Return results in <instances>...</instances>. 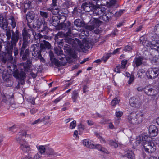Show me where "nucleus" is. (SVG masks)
Instances as JSON below:
<instances>
[{"label": "nucleus", "mask_w": 159, "mask_h": 159, "mask_svg": "<svg viewBox=\"0 0 159 159\" xmlns=\"http://www.w3.org/2000/svg\"><path fill=\"white\" fill-rule=\"evenodd\" d=\"M7 71L9 74H13V76L16 79L23 80L25 79L26 74L24 72L20 71V72L18 70L15 65H11L7 67Z\"/></svg>", "instance_id": "nucleus-7"}, {"label": "nucleus", "mask_w": 159, "mask_h": 159, "mask_svg": "<svg viewBox=\"0 0 159 159\" xmlns=\"http://www.w3.org/2000/svg\"><path fill=\"white\" fill-rule=\"evenodd\" d=\"M46 153L47 154L49 155H55L56 156H57L55 152L54 151L53 149L51 148H48L46 149Z\"/></svg>", "instance_id": "nucleus-37"}, {"label": "nucleus", "mask_w": 159, "mask_h": 159, "mask_svg": "<svg viewBox=\"0 0 159 159\" xmlns=\"http://www.w3.org/2000/svg\"><path fill=\"white\" fill-rule=\"evenodd\" d=\"M38 111V109L35 108H32L30 109V113L32 114L33 115L36 113Z\"/></svg>", "instance_id": "nucleus-59"}, {"label": "nucleus", "mask_w": 159, "mask_h": 159, "mask_svg": "<svg viewBox=\"0 0 159 159\" xmlns=\"http://www.w3.org/2000/svg\"><path fill=\"white\" fill-rule=\"evenodd\" d=\"M24 50H21L20 54L22 56V58L23 60H26L29 57V52L28 49H26L25 51Z\"/></svg>", "instance_id": "nucleus-26"}, {"label": "nucleus", "mask_w": 159, "mask_h": 159, "mask_svg": "<svg viewBox=\"0 0 159 159\" xmlns=\"http://www.w3.org/2000/svg\"><path fill=\"white\" fill-rule=\"evenodd\" d=\"M74 24L75 25L78 27L83 26L84 25V23L82 20L79 19H77L75 20Z\"/></svg>", "instance_id": "nucleus-36"}, {"label": "nucleus", "mask_w": 159, "mask_h": 159, "mask_svg": "<svg viewBox=\"0 0 159 159\" xmlns=\"http://www.w3.org/2000/svg\"><path fill=\"white\" fill-rule=\"evenodd\" d=\"M29 43L25 42L23 41V45L22 47L21 48V50H25V48L27 47L28 46V44Z\"/></svg>", "instance_id": "nucleus-56"}, {"label": "nucleus", "mask_w": 159, "mask_h": 159, "mask_svg": "<svg viewBox=\"0 0 159 159\" xmlns=\"http://www.w3.org/2000/svg\"><path fill=\"white\" fill-rule=\"evenodd\" d=\"M149 133L150 136L151 137H155L158 134V129L157 127L154 125H151L149 128Z\"/></svg>", "instance_id": "nucleus-18"}, {"label": "nucleus", "mask_w": 159, "mask_h": 159, "mask_svg": "<svg viewBox=\"0 0 159 159\" xmlns=\"http://www.w3.org/2000/svg\"><path fill=\"white\" fill-rule=\"evenodd\" d=\"M32 52V57L34 58L35 60H37L38 59H40L41 61L43 62H45V60L42 57L41 54V52L38 51H31Z\"/></svg>", "instance_id": "nucleus-19"}, {"label": "nucleus", "mask_w": 159, "mask_h": 159, "mask_svg": "<svg viewBox=\"0 0 159 159\" xmlns=\"http://www.w3.org/2000/svg\"><path fill=\"white\" fill-rule=\"evenodd\" d=\"M94 148H96L98 150L102 152L106 153H108V152L105 148L102 147L101 145L100 144L95 145Z\"/></svg>", "instance_id": "nucleus-34"}, {"label": "nucleus", "mask_w": 159, "mask_h": 159, "mask_svg": "<svg viewBox=\"0 0 159 159\" xmlns=\"http://www.w3.org/2000/svg\"><path fill=\"white\" fill-rule=\"evenodd\" d=\"M143 58L141 57L136 56L134 59L133 62V66L134 68L142 66L143 63Z\"/></svg>", "instance_id": "nucleus-16"}, {"label": "nucleus", "mask_w": 159, "mask_h": 159, "mask_svg": "<svg viewBox=\"0 0 159 159\" xmlns=\"http://www.w3.org/2000/svg\"><path fill=\"white\" fill-rule=\"evenodd\" d=\"M89 25H86L85 27L86 29L91 31L95 28H97L99 26L102 22L98 18H93V20L90 21Z\"/></svg>", "instance_id": "nucleus-10"}, {"label": "nucleus", "mask_w": 159, "mask_h": 159, "mask_svg": "<svg viewBox=\"0 0 159 159\" xmlns=\"http://www.w3.org/2000/svg\"><path fill=\"white\" fill-rule=\"evenodd\" d=\"M8 25V22L2 15L0 14V27L3 30H6L7 29Z\"/></svg>", "instance_id": "nucleus-20"}, {"label": "nucleus", "mask_w": 159, "mask_h": 159, "mask_svg": "<svg viewBox=\"0 0 159 159\" xmlns=\"http://www.w3.org/2000/svg\"><path fill=\"white\" fill-rule=\"evenodd\" d=\"M141 138L140 136H138L136 138L135 143L136 145L138 146L140 144L141 142H142V140H141Z\"/></svg>", "instance_id": "nucleus-43"}, {"label": "nucleus", "mask_w": 159, "mask_h": 159, "mask_svg": "<svg viewBox=\"0 0 159 159\" xmlns=\"http://www.w3.org/2000/svg\"><path fill=\"white\" fill-rule=\"evenodd\" d=\"M37 25L41 32H43L47 29V23L44 20L41 21H38Z\"/></svg>", "instance_id": "nucleus-17"}, {"label": "nucleus", "mask_w": 159, "mask_h": 159, "mask_svg": "<svg viewBox=\"0 0 159 159\" xmlns=\"http://www.w3.org/2000/svg\"><path fill=\"white\" fill-rule=\"evenodd\" d=\"M76 122L75 120H74L70 123V128L71 129H73L76 127Z\"/></svg>", "instance_id": "nucleus-45"}, {"label": "nucleus", "mask_w": 159, "mask_h": 159, "mask_svg": "<svg viewBox=\"0 0 159 159\" xmlns=\"http://www.w3.org/2000/svg\"><path fill=\"white\" fill-rule=\"evenodd\" d=\"M23 41L27 42L28 43H30L31 41V37L29 36L27 34H25V33L23 32Z\"/></svg>", "instance_id": "nucleus-35"}, {"label": "nucleus", "mask_w": 159, "mask_h": 159, "mask_svg": "<svg viewBox=\"0 0 159 159\" xmlns=\"http://www.w3.org/2000/svg\"><path fill=\"white\" fill-rule=\"evenodd\" d=\"M1 98L2 101L6 103L7 105H10L14 108H16L17 106L15 104L14 99L12 98H9L7 95L1 94Z\"/></svg>", "instance_id": "nucleus-11"}, {"label": "nucleus", "mask_w": 159, "mask_h": 159, "mask_svg": "<svg viewBox=\"0 0 159 159\" xmlns=\"http://www.w3.org/2000/svg\"><path fill=\"white\" fill-rule=\"evenodd\" d=\"M8 24L11 26L12 29L15 28L16 26V21L14 16L12 15L10 16L8 19Z\"/></svg>", "instance_id": "nucleus-25"}, {"label": "nucleus", "mask_w": 159, "mask_h": 159, "mask_svg": "<svg viewBox=\"0 0 159 159\" xmlns=\"http://www.w3.org/2000/svg\"><path fill=\"white\" fill-rule=\"evenodd\" d=\"M65 35V33L62 32H59L55 35V39L57 42L58 47L60 48H54V51L55 53L58 56L57 59L61 60L63 61L66 59L65 55L63 54V51L61 50V46L64 44L63 41V39H59V38H62Z\"/></svg>", "instance_id": "nucleus-2"}, {"label": "nucleus", "mask_w": 159, "mask_h": 159, "mask_svg": "<svg viewBox=\"0 0 159 159\" xmlns=\"http://www.w3.org/2000/svg\"><path fill=\"white\" fill-rule=\"evenodd\" d=\"M146 75L149 79H154L159 75V69L157 68H151L147 71Z\"/></svg>", "instance_id": "nucleus-13"}, {"label": "nucleus", "mask_w": 159, "mask_h": 159, "mask_svg": "<svg viewBox=\"0 0 159 159\" xmlns=\"http://www.w3.org/2000/svg\"><path fill=\"white\" fill-rule=\"evenodd\" d=\"M49 56L51 61L53 63H54L56 66H59L60 65V63L59 61L57 59L54 57V55L52 52H50L49 53Z\"/></svg>", "instance_id": "nucleus-27"}, {"label": "nucleus", "mask_w": 159, "mask_h": 159, "mask_svg": "<svg viewBox=\"0 0 159 159\" xmlns=\"http://www.w3.org/2000/svg\"><path fill=\"white\" fill-rule=\"evenodd\" d=\"M65 5L67 7H70L73 5L74 3L70 0H66Z\"/></svg>", "instance_id": "nucleus-41"}, {"label": "nucleus", "mask_w": 159, "mask_h": 159, "mask_svg": "<svg viewBox=\"0 0 159 159\" xmlns=\"http://www.w3.org/2000/svg\"><path fill=\"white\" fill-rule=\"evenodd\" d=\"M96 136H97L98 138L100 139V141L101 142L103 143H105L106 141L101 136L99 135V134L98 133H96L95 134Z\"/></svg>", "instance_id": "nucleus-54"}, {"label": "nucleus", "mask_w": 159, "mask_h": 159, "mask_svg": "<svg viewBox=\"0 0 159 159\" xmlns=\"http://www.w3.org/2000/svg\"><path fill=\"white\" fill-rule=\"evenodd\" d=\"M83 145L87 147L90 148H93L95 147L94 142L89 139H85L83 141Z\"/></svg>", "instance_id": "nucleus-22"}, {"label": "nucleus", "mask_w": 159, "mask_h": 159, "mask_svg": "<svg viewBox=\"0 0 159 159\" xmlns=\"http://www.w3.org/2000/svg\"><path fill=\"white\" fill-rule=\"evenodd\" d=\"M106 8L98 7L94 9L93 11L94 16H101L106 10Z\"/></svg>", "instance_id": "nucleus-23"}, {"label": "nucleus", "mask_w": 159, "mask_h": 159, "mask_svg": "<svg viewBox=\"0 0 159 159\" xmlns=\"http://www.w3.org/2000/svg\"><path fill=\"white\" fill-rule=\"evenodd\" d=\"M5 30L6 31V35L7 36V39L9 40L11 37V41H7L5 47V50L7 53L10 56L12 53L13 47L16 45L19 38L21 36V35L20 34L18 30H16L15 32L12 30V35L11 37L10 30L7 29Z\"/></svg>", "instance_id": "nucleus-1"}, {"label": "nucleus", "mask_w": 159, "mask_h": 159, "mask_svg": "<svg viewBox=\"0 0 159 159\" xmlns=\"http://www.w3.org/2000/svg\"><path fill=\"white\" fill-rule=\"evenodd\" d=\"M79 97V96L78 92L76 90L73 91L71 96V98L73 102H76L77 99Z\"/></svg>", "instance_id": "nucleus-31"}, {"label": "nucleus", "mask_w": 159, "mask_h": 159, "mask_svg": "<svg viewBox=\"0 0 159 159\" xmlns=\"http://www.w3.org/2000/svg\"><path fill=\"white\" fill-rule=\"evenodd\" d=\"M154 31L155 32V34L159 36V24H157L155 26Z\"/></svg>", "instance_id": "nucleus-47"}, {"label": "nucleus", "mask_w": 159, "mask_h": 159, "mask_svg": "<svg viewBox=\"0 0 159 159\" xmlns=\"http://www.w3.org/2000/svg\"><path fill=\"white\" fill-rule=\"evenodd\" d=\"M59 17L56 16H53L52 17L53 22H56L57 23L59 22Z\"/></svg>", "instance_id": "nucleus-52"}, {"label": "nucleus", "mask_w": 159, "mask_h": 159, "mask_svg": "<svg viewBox=\"0 0 159 159\" xmlns=\"http://www.w3.org/2000/svg\"><path fill=\"white\" fill-rule=\"evenodd\" d=\"M51 45L49 42L43 40L39 44V43L37 44H32L30 47V51H38L40 52H46L47 50L50 49Z\"/></svg>", "instance_id": "nucleus-5"}, {"label": "nucleus", "mask_w": 159, "mask_h": 159, "mask_svg": "<svg viewBox=\"0 0 159 159\" xmlns=\"http://www.w3.org/2000/svg\"><path fill=\"white\" fill-rule=\"evenodd\" d=\"M26 133L25 130H21L16 137L17 141L20 144L21 149L24 152H27L30 150V146L24 139V138L26 137Z\"/></svg>", "instance_id": "nucleus-4"}, {"label": "nucleus", "mask_w": 159, "mask_h": 159, "mask_svg": "<svg viewBox=\"0 0 159 159\" xmlns=\"http://www.w3.org/2000/svg\"><path fill=\"white\" fill-rule=\"evenodd\" d=\"M120 101V99L118 98H116L113 99L111 101V104L113 106H115L118 104Z\"/></svg>", "instance_id": "nucleus-38"}, {"label": "nucleus", "mask_w": 159, "mask_h": 159, "mask_svg": "<svg viewBox=\"0 0 159 159\" xmlns=\"http://www.w3.org/2000/svg\"><path fill=\"white\" fill-rule=\"evenodd\" d=\"M110 144L111 146L114 147V148H116L118 147L117 143L116 142L113 140L110 141Z\"/></svg>", "instance_id": "nucleus-48"}, {"label": "nucleus", "mask_w": 159, "mask_h": 159, "mask_svg": "<svg viewBox=\"0 0 159 159\" xmlns=\"http://www.w3.org/2000/svg\"><path fill=\"white\" fill-rule=\"evenodd\" d=\"M120 67L121 66H116V68H115L114 70L115 71L118 73H120V69H121Z\"/></svg>", "instance_id": "nucleus-63"}, {"label": "nucleus", "mask_w": 159, "mask_h": 159, "mask_svg": "<svg viewBox=\"0 0 159 159\" xmlns=\"http://www.w3.org/2000/svg\"><path fill=\"white\" fill-rule=\"evenodd\" d=\"M127 61V60H123L121 61V65L120 68L122 69H124L125 67Z\"/></svg>", "instance_id": "nucleus-50"}, {"label": "nucleus", "mask_w": 159, "mask_h": 159, "mask_svg": "<svg viewBox=\"0 0 159 159\" xmlns=\"http://www.w3.org/2000/svg\"><path fill=\"white\" fill-rule=\"evenodd\" d=\"M32 61L30 60H28L24 65L25 70L28 71L31 67Z\"/></svg>", "instance_id": "nucleus-32"}, {"label": "nucleus", "mask_w": 159, "mask_h": 159, "mask_svg": "<svg viewBox=\"0 0 159 159\" xmlns=\"http://www.w3.org/2000/svg\"><path fill=\"white\" fill-rule=\"evenodd\" d=\"M59 18V22L61 24L65 23L64 22L66 19V17L64 16H61Z\"/></svg>", "instance_id": "nucleus-46"}, {"label": "nucleus", "mask_w": 159, "mask_h": 159, "mask_svg": "<svg viewBox=\"0 0 159 159\" xmlns=\"http://www.w3.org/2000/svg\"><path fill=\"white\" fill-rule=\"evenodd\" d=\"M123 114L122 112L119 111L117 110H116V116L117 117H120Z\"/></svg>", "instance_id": "nucleus-57"}, {"label": "nucleus", "mask_w": 159, "mask_h": 159, "mask_svg": "<svg viewBox=\"0 0 159 159\" xmlns=\"http://www.w3.org/2000/svg\"><path fill=\"white\" fill-rule=\"evenodd\" d=\"M28 101L31 104L33 105H34L35 104V98H34L30 97L28 98Z\"/></svg>", "instance_id": "nucleus-55"}, {"label": "nucleus", "mask_w": 159, "mask_h": 159, "mask_svg": "<svg viewBox=\"0 0 159 159\" xmlns=\"http://www.w3.org/2000/svg\"><path fill=\"white\" fill-rule=\"evenodd\" d=\"M81 7L83 10L88 12L91 11L92 8L90 5L86 2L83 3Z\"/></svg>", "instance_id": "nucleus-28"}, {"label": "nucleus", "mask_w": 159, "mask_h": 159, "mask_svg": "<svg viewBox=\"0 0 159 159\" xmlns=\"http://www.w3.org/2000/svg\"><path fill=\"white\" fill-rule=\"evenodd\" d=\"M124 10H120L119 11L116 12L114 14V16L116 17H119L123 13Z\"/></svg>", "instance_id": "nucleus-42"}, {"label": "nucleus", "mask_w": 159, "mask_h": 159, "mask_svg": "<svg viewBox=\"0 0 159 159\" xmlns=\"http://www.w3.org/2000/svg\"><path fill=\"white\" fill-rule=\"evenodd\" d=\"M57 5V0H52V3L51 4L52 7H55Z\"/></svg>", "instance_id": "nucleus-64"}, {"label": "nucleus", "mask_w": 159, "mask_h": 159, "mask_svg": "<svg viewBox=\"0 0 159 159\" xmlns=\"http://www.w3.org/2000/svg\"><path fill=\"white\" fill-rule=\"evenodd\" d=\"M129 102L130 105L136 108H139L141 105V101L137 97H133L129 100Z\"/></svg>", "instance_id": "nucleus-15"}, {"label": "nucleus", "mask_w": 159, "mask_h": 159, "mask_svg": "<svg viewBox=\"0 0 159 159\" xmlns=\"http://www.w3.org/2000/svg\"><path fill=\"white\" fill-rule=\"evenodd\" d=\"M73 25H72L71 23L69 21L63 23L60 25V27L61 29L64 30H68L67 32L66 33V36H68L71 34V29H73Z\"/></svg>", "instance_id": "nucleus-14"}, {"label": "nucleus", "mask_w": 159, "mask_h": 159, "mask_svg": "<svg viewBox=\"0 0 159 159\" xmlns=\"http://www.w3.org/2000/svg\"><path fill=\"white\" fill-rule=\"evenodd\" d=\"M59 12V10L58 8L53 9L52 10V12L54 15H56Z\"/></svg>", "instance_id": "nucleus-58"}, {"label": "nucleus", "mask_w": 159, "mask_h": 159, "mask_svg": "<svg viewBox=\"0 0 159 159\" xmlns=\"http://www.w3.org/2000/svg\"><path fill=\"white\" fill-rule=\"evenodd\" d=\"M145 71L143 69H139L138 71L137 75L139 78H141L142 76L145 74Z\"/></svg>", "instance_id": "nucleus-39"}, {"label": "nucleus", "mask_w": 159, "mask_h": 159, "mask_svg": "<svg viewBox=\"0 0 159 159\" xmlns=\"http://www.w3.org/2000/svg\"><path fill=\"white\" fill-rule=\"evenodd\" d=\"M35 14L32 11H30L26 15V18L28 23H30L35 19Z\"/></svg>", "instance_id": "nucleus-21"}, {"label": "nucleus", "mask_w": 159, "mask_h": 159, "mask_svg": "<svg viewBox=\"0 0 159 159\" xmlns=\"http://www.w3.org/2000/svg\"><path fill=\"white\" fill-rule=\"evenodd\" d=\"M143 118V115L141 112L131 113L128 117L129 123L133 125H138L141 123Z\"/></svg>", "instance_id": "nucleus-6"}, {"label": "nucleus", "mask_w": 159, "mask_h": 159, "mask_svg": "<svg viewBox=\"0 0 159 159\" xmlns=\"http://www.w3.org/2000/svg\"><path fill=\"white\" fill-rule=\"evenodd\" d=\"M33 156L31 153H29L25 155L23 158V159H33Z\"/></svg>", "instance_id": "nucleus-44"}, {"label": "nucleus", "mask_w": 159, "mask_h": 159, "mask_svg": "<svg viewBox=\"0 0 159 159\" xmlns=\"http://www.w3.org/2000/svg\"><path fill=\"white\" fill-rule=\"evenodd\" d=\"M31 1H27L26 2H25V6L27 8H29L31 6Z\"/></svg>", "instance_id": "nucleus-62"}, {"label": "nucleus", "mask_w": 159, "mask_h": 159, "mask_svg": "<svg viewBox=\"0 0 159 159\" xmlns=\"http://www.w3.org/2000/svg\"><path fill=\"white\" fill-rule=\"evenodd\" d=\"M66 36L64 40L68 44H66L65 45L64 47V49L65 52H66L67 54H70L71 53V46L75 47L76 43L74 39L67 36Z\"/></svg>", "instance_id": "nucleus-9"}, {"label": "nucleus", "mask_w": 159, "mask_h": 159, "mask_svg": "<svg viewBox=\"0 0 159 159\" xmlns=\"http://www.w3.org/2000/svg\"><path fill=\"white\" fill-rule=\"evenodd\" d=\"M46 150L44 146H40L39 148V151L40 153L42 154L44 153Z\"/></svg>", "instance_id": "nucleus-49"}, {"label": "nucleus", "mask_w": 159, "mask_h": 159, "mask_svg": "<svg viewBox=\"0 0 159 159\" xmlns=\"http://www.w3.org/2000/svg\"><path fill=\"white\" fill-rule=\"evenodd\" d=\"M78 44L80 46V48L83 50H87L90 48V46L87 43L82 44L81 42H80V43L78 42Z\"/></svg>", "instance_id": "nucleus-33"}, {"label": "nucleus", "mask_w": 159, "mask_h": 159, "mask_svg": "<svg viewBox=\"0 0 159 159\" xmlns=\"http://www.w3.org/2000/svg\"><path fill=\"white\" fill-rule=\"evenodd\" d=\"M113 16L112 13L110 12L108 8H106L104 13L99 17V19L107 22L111 20Z\"/></svg>", "instance_id": "nucleus-12"}, {"label": "nucleus", "mask_w": 159, "mask_h": 159, "mask_svg": "<svg viewBox=\"0 0 159 159\" xmlns=\"http://www.w3.org/2000/svg\"><path fill=\"white\" fill-rule=\"evenodd\" d=\"M39 14L43 18H47L48 16V13L47 12L40 11Z\"/></svg>", "instance_id": "nucleus-40"}, {"label": "nucleus", "mask_w": 159, "mask_h": 159, "mask_svg": "<svg viewBox=\"0 0 159 159\" xmlns=\"http://www.w3.org/2000/svg\"><path fill=\"white\" fill-rule=\"evenodd\" d=\"M31 1H34L36 5H39L43 2V0H30Z\"/></svg>", "instance_id": "nucleus-61"}, {"label": "nucleus", "mask_w": 159, "mask_h": 159, "mask_svg": "<svg viewBox=\"0 0 159 159\" xmlns=\"http://www.w3.org/2000/svg\"><path fill=\"white\" fill-rule=\"evenodd\" d=\"M144 92L148 96L153 95L154 94V90L148 86L146 87L144 90Z\"/></svg>", "instance_id": "nucleus-30"}, {"label": "nucleus", "mask_w": 159, "mask_h": 159, "mask_svg": "<svg viewBox=\"0 0 159 159\" xmlns=\"http://www.w3.org/2000/svg\"><path fill=\"white\" fill-rule=\"evenodd\" d=\"M142 144L145 151L149 153H152L155 150L156 147L152 142V138L148 135H145L142 137Z\"/></svg>", "instance_id": "nucleus-3"}, {"label": "nucleus", "mask_w": 159, "mask_h": 159, "mask_svg": "<svg viewBox=\"0 0 159 159\" xmlns=\"http://www.w3.org/2000/svg\"><path fill=\"white\" fill-rule=\"evenodd\" d=\"M43 121V119H42L39 118L36 120L31 123L32 125H34L35 124H38L41 123Z\"/></svg>", "instance_id": "nucleus-51"}, {"label": "nucleus", "mask_w": 159, "mask_h": 159, "mask_svg": "<svg viewBox=\"0 0 159 159\" xmlns=\"http://www.w3.org/2000/svg\"><path fill=\"white\" fill-rule=\"evenodd\" d=\"M121 157H127L129 159H135V157L134 153L131 151H128L126 154L121 156Z\"/></svg>", "instance_id": "nucleus-29"}, {"label": "nucleus", "mask_w": 159, "mask_h": 159, "mask_svg": "<svg viewBox=\"0 0 159 159\" xmlns=\"http://www.w3.org/2000/svg\"><path fill=\"white\" fill-rule=\"evenodd\" d=\"M23 32L31 37V35H33L34 38L36 39H38L39 38L38 37V35L36 34V33L33 30L29 29L27 30H24Z\"/></svg>", "instance_id": "nucleus-24"}, {"label": "nucleus", "mask_w": 159, "mask_h": 159, "mask_svg": "<svg viewBox=\"0 0 159 159\" xmlns=\"http://www.w3.org/2000/svg\"><path fill=\"white\" fill-rule=\"evenodd\" d=\"M140 43L144 47H150L151 48L154 49L159 51V40H156L155 43L153 42L151 43V42L147 40L146 38L143 36L140 38Z\"/></svg>", "instance_id": "nucleus-8"}, {"label": "nucleus", "mask_w": 159, "mask_h": 159, "mask_svg": "<svg viewBox=\"0 0 159 159\" xmlns=\"http://www.w3.org/2000/svg\"><path fill=\"white\" fill-rule=\"evenodd\" d=\"M5 72L3 71V70H1V72H0V73H1L3 74L2 76L4 80H5L6 81H7L9 79V77L7 75H4L5 74V73H4Z\"/></svg>", "instance_id": "nucleus-53"}, {"label": "nucleus", "mask_w": 159, "mask_h": 159, "mask_svg": "<svg viewBox=\"0 0 159 159\" xmlns=\"http://www.w3.org/2000/svg\"><path fill=\"white\" fill-rule=\"evenodd\" d=\"M134 76L133 75L131 76L129 78V79L128 81V84H130L134 81Z\"/></svg>", "instance_id": "nucleus-60"}]
</instances>
